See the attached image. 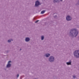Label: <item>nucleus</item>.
<instances>
[{"label": "nucleus", "mask_w": 79, "mask_h": 79, "mask_svg": "<svg viewBox=\"0 0 79 79\" xmlns=\"http://www.w3.org/2000/svg\"><path fill=\"white\" fill-rule=\"evenodd\" d=\"M75 5L76 6L79 5V0H78L76 4Z\"/></svg>", "instance_id": "13"}, {"label": "nucleus", "mask_w": 79, "mask_h": 79, "mask_svg": "<svg viewBox=\"0 0 79 79\" xmlns=\"http://www.w3.org/2000/svg\"><path fill=\"white\" fill-rule=\"evenodd\" d=\"M45 56L46 57V58H48V57H49V56H50V54H49L48 53L47 54H46L45 55Z\"/></svg>", "instance_id": "10"}, {"label": "nucleus", "mask_w": 79, "mask_h": 79, "mask_svg": "<svg viewBox=\"0 0 79 79\" xmlns=\"http://www.w3.org/2000/svg\"><path fill=\"white\" fill-rule=\"evenodd\" d=\"M41 3L38 1L37 0L35 2V7H37L39 5H41Z\"/></svg>", "instance_id": "4"}, {"label": "nucleus", "mask_w": 79, "mask_h": 79, "mask_svg": "<svg viewBox=\"0 0 79 79\" xmlns=\"http://www.w3.org/2000/svg\"><path fill=\"white\" fill-rule=\"evenodd\" d=\"M45 11H46V10H43L42 11H41V14H44V13Z\"/></svg>", "instance_id": "12"}, {"label": "nucleus", "mask_w": 79, "mask_h": 79, "mask_svg": "<svg viewBox=\"0 0 79 79\" xmlns=\"http://www.w3.org/2000/svg\"><path fill=\"white\" fill-rule=\"evenodd\" d=\"M20 50H21V49H20Z\"/></svg>", "instance_id": "23"}, {"label": "nucleus", "mask_w": 79, "mask_h": 79, "mask_svg": "<svg viewBox=\"0 0 79 79\" xmlns=\"http://www.w3.org/2000/svg\"><path fill=\"white\" fill-rule=\"evenodd\" d=\"M34 19H36V18H34Z\"/></svg>", "instance_id": "21"}, {"label": "nucleus", "mask_w": 79, "mask_h": 79, "mask_svg": "<svg viewBox=\"0 0 79 79\" xmlns=\"http://www.w3.org/2000/svg\"><path fill=\"white\" fill-rule=\"evenodd\" d=\"M53 17L54 18H56V17H57V15H56L55 16H54Z\"/></svg>", "instance_id": "17"}, {"label": "nucleus", "mask_w": 79, "mask_h": 79, "mask_svg": "<svg viewBox=\"0 0 79 79\" xmlns=\"http://www.w3.org/2000/svg\"><path fill=\"white\" fill-rule=\"evenodd\" d=\"M48 60L51 63H53L55 61V57L53 56H51L49 58Z\"/></svg>", "instance_id": "3"}, {"label": "nucleus", "mask_w": 79, "mask_h": 79, "mask_svg": "<svg viewBox=\"0 0 79 79\" xmlns=\"http://www.w3.org/2000/svg\"><path fill=\"white\" fill-rule=\"evenodd\" d=\"M4 69L5 70H6V69Z\"/></svg>", "instance_id": "22"}, {"label": "nucleus", "mask_w": 79, "mask_h": 79, "mask_svg": "<svg viewBox=\"0 0 79 79\" xmlns=\"http://www.w3.org/2000/svg\"><path fill=\"white\" fill-rule=\"evenodd\" d=\"M76 31V29H72L70 31L69 35L71 37H73L74 35L75 36V37H77V35H78V32Z\"/></svg>", "instance_id": "1"}, {"label": "nucleus", "mask_w": 79, "mask_h": 79, "mask_svg": "<svg viewBox=\"0 0 79 79\" xmlns=\"http://www.w3.org/2000/svg\"><path fill=\"white\" fill-rule=\"evenodd\" d=\"M6 52V53H8L10 52V50H7Z\"/></svg>", "instance_id": "15"}, {"label": "nucleus", "mask_w": 79, "mask_h": 79, "mask_svg": "<svg viewBox=\"0 0 79 79\" xmlns=\"http://www.w3.org/2000/svg\"><path fill=\"white\" fill-rule=\"evenodd\" d=\"M72 20V18L69 15H68L66 17V20L68 21H71Z\"/></svg>", "instance_id": "6"}, {"label": "nucleus", "mask_w": 79, "mask_h": 79, "mask_svg": "<svg viewBox=\"0 0 79 79\" xmlns=\"http://www.w3.org/2000/svg\"><path fill=\"white\" fill-rule=\"evenodd\" d=\"M10 40H11V41H13V39Z\"/></svg>", "instance_id": "20"}, {"label": "nucleus", "mask_w": 79, "mask_h": 79, "mask_svg": "<svg viewBox=\"0 0 79 79\" xmlns=\"http://www.w3.org/2000/svg\"><path fill=\"white\" fill-rule=\"evenodd\" d=\"M60 2H63V0H60ZM60 1L59 0H53V3H59L60 2Z\"/></svg>", "instance_id": "7"}, {"label": "nucleus", "mask_w": 79, "mask_h": 79, "mask_svg": "<svg viewBox=\"0 0 79 79\" xmlns=\"http://www.w3.org/2000/svg\"><path fill=\"white\" fill-rule=\"evenodd\" d=\"M54 14H55V13L54 14Z\"/></svg>", "instance_id": "25"}, {"label": "nucleus", "mask_w": 79, "mask_h": 79, "mask_svg": "<svg viewBox=\"0 0 79 79\" xmlns=\"http://www.w3.org/2000/svg\"><path fill=\"white\" fill-rule=\"evenodd\" d=\"M12 62L11 60L9 61L8 62L7 64L6 65V68H9L11 66V63Z\"/></svg>", "instance_id": "5"}, {"label": "nucleus", "mask_w": 79, "mask_h": 79, "mask_svg": "<svg viewBox=\"0 0 79 79\" xmlns=\"http://www.w3.org/2000/svg\"><path fill=\"white\" fill-rule=\"evenodd\" d=\"M20 79H22V78H20Z\"/></svg>", "instance_id": "24"}, {"label": "nucleus", "mask_w": 79, "mask_h": 79, "mask_svg": "<svg viewBox=\"0 0 79 79\" xmlns=\"http://www.w3.org/2000/svg\"><path fill=\"white\" fill-rule=\"evenodd\" d=\"M39 20H37L35 22V23H38V22H39Z\"/></svg>", "instance_id": "16"}, {"label": "nucleus", "mask_w": 79, "mask_h": 79, "mask_svg": "<svg viewBox=\"0 0 79 79\" xmlns=\"http://www.w3.org/2000/svg\"><path fill=\"white\" fill-rule=\"evenodd\" d=\"M19 74H18L17 75V77H19Z\"/></svg>", "instance_id": "18"}, {"label": "nucleus", "mask_w": 79, "mask_h": 79, "mask_svg": "<svg viewBox=\"0 0 79 79\" xmlns=\"http://www.w3.org/2000/svg\"><path fill=\"white\" fill-rule=\"evenodd\" d=\"M41 40H43L44 39V36L42 35L41 36Z\"/></svg>", "instance_id": "11"}, {"label": "nucleus", "mask_w": 79, "mask_h": 79, "mask_svg": "<svg viewBox=\"0 0 79 79\" xmlns=\"http://www.w3.org/2000/svg\"><path fill=\"white\" fill-rule=\"evenodd\" d=\"M31 40L30 38L29 37H26L25 39V41H26L27 42H29Z\"/></svg>", "instance_id": "8"}, {"label": "nucleus", "mask_w": 79, "mask_h": 79, "mask_svg": "<svg viewBox=\"0 0 79 79\" xmlns=\"http://www.w3.org/2000/svg\"><path fill=\"white\" fill-rule=\"evenodd\" d=\"M66 64L67 65H71V60H70L69 62H66Z\"/></svg>", "instance_id": "9"}, {"label": "nucleus", "mask_w": 79, "mask_h": 79, "mask_svg": "<svg viewBox=\"0 0 79 79\" xmlns=\"http://www.w3.org/2000/svg\"><path fill=\"white\" fill-rule=\"evenodd\" d=\"M74 56L77 58H79V50H77L74 52Z\"/></svg>", "instance_id": "2"}, {"label": "nucleus", "mask_w": 79, "mask_h": 79, "mask_svg": "<svg viewBox=\"0 0 79 79\" xmlns=\"http://www.w3.org/2000/svg\"><path fill=\"white\" fill-rule=\"evenodd\" d=\"M73 78H75L76 77V76H73Z\"/></svg>", "instance_id": "19"}, {"label": "nucleus", "mask_w": 79, "mask_h": 79, "mask_svg": "<svg viewBox=\"0 0 79 79\" xmlns=\"http://www.w3.org/2000/svg\"><path fill=\"white\" fill-rule=\"evenodd\" d=\"M7 42H8V43H10V42H11V40H8L7 41Z\"/></svg>", "instance_id": "14"}]
</instances>
